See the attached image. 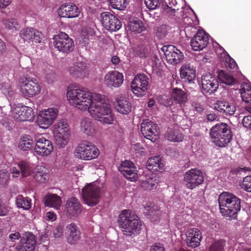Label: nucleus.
<instances>
[{
	"mask_svg": "<svg viewBox=\"0 0 251 251\" xmlns=\"http://www.w3.org/2000/svg\"><path fill=\"white\" fill-rule=\"evenodd\" d=\"M210 135L213 142L217 146H220L219 137H220V125L217 124L213 126L210 132Z\"/></svg>",
	"mask_w": 251,
	"mask_h": 251,
	"instance_id": "nucleus-47",
	"label": "nucleus"
},
{
	"mask_svg": "<svg viewBox=\"0 0 251 251\" xmlns=\"http://www.w3.org/2000/svg\"><path fill=\"white\" fill-rule=\"evenodd\" d=\"M11 115L17 121H32L34 112L30 107L18 104L12 107Z\"/></svg>",
	"mask_w": 251,
	"mask_h": 251,
	"instance_id": "nucleus-11",
	"label": "nucleus"
},
{
	"mask_svg": "<svg viewBox=\"0 0 251 251\" xmlns=\"http://www.w3.org/2000/svg\"><path fill=\"white\" fill-rule=\"evenodd\" d=\"M209 43V35L202 29H199L191 40L190 45L195 51H201Z\"/></svg>",
	"mask_w": 251,
	"mask_h": 251,
	"instance_id": "nucleus-19",
	"label": "nucleus"
},
{
	"mask_svg": "<svg viewBox=\"0 0 251 251\" xmlns=\"http://www.w3.org/2000/svg\"><path fill=\"white\" fill-rule=\"evenodd\" d=\"M66 233L68 243L72 245L75 244L80 238L79 228L74 223H71L66 226Z\"/></svg>",
	"mask_w": 251,
	"mask_h": 251,
	"instance_id": "nucleus-28",
	"label": "nucleus"
},
{
	"mask_svg": "<svg viewBox=\"0 0 251 251\" xmlns=\"http://www.w3.org/2000/svg\"><path fill=\"white\" fill-rule=\"evenodd\" d=\"M9 209V207L5 203L0 201V216L6 215Z\"/></svg>",
	"mask_w": 251,
	"mask_h": 251,
	"instance_id": "nucleus-56",
	"label": "nucleus"
},
{
	"mask_svg": "<svg viewBox=\"0 0 251 251\" xmlns=\"http://www.w3.org/2000/svg\"><path fill=\"white\" fill-rule=\"evenodd\" d=\"M18 166L21 170L23 177H27L31 175H34L35 167L29 162L24 161H20L18 163Z\"/></svg>",
	"mask_w": 251,
	"mask_h": 251,
	"instance_id": "nucleus-37",
	"label": "nucleus"
},
{
	"mask_svg": "<svg viewBox=\"0 0 251 251\" xmlns=\"http://www.w3.org/2000/svg\"><path fill=\"white\" fill-rule=\"evenodd\" d=\"M167 62L170 64L176 65L180 63L184 57L183 53L173 45L164 46L161 48Z\"/></svg>",
	"mask_w": 251,
	"mask_h": 251,
	"instance_id": "nucleus-15",
	"label": "nucleus"
},
{
	"mask_svg": "<svg viewBox=\"0 0 251 251\" xmlns=\"http://www.w3.org/2000/svg\"><path fill=\"white\" fill-rule=\"evenodd\" d=\"M132 149L135 151L136 153H138L140 155H144L145 154L144 147L139 143L133 145L132 146Z\"/></svg>",
	"mask_w": 251,
	"mask_h": 251,
	"instance_id": "nucleus-55",
	"label": "nucleus"
},
{
	"mask_svg": "<svg viewBox=\"0 0 251 251\" xmlns=\"http://www.w3.org/2000/svg\"><path fill=\"white\" fill-rule=\"evenodd\" d=\"M163 0H145L147 7L150 9H155L158 7Z\"/></svg>",
	"mask_w": 251,
	"mask_h": 251,
	"instance_id": "nucleus-53",
	"label": "nucleus"
},
{
	"mask_svg": "<svg viewBox=\"0 0 251 251\" xmlns=\"http://www.w3.org/2000/svg\"><path fill=\"white\" fill-rule=\"evenodd\" d=\"M210 251H220V243L215 242L210 247Z\"/></svg>",
	"mask_w": 251,
	"mask_h": 251,
	"instance_id": "nucleus-63",
	"label": "nucleus"
},
{
	"mask_svg": "<svg viewBox=\"0 0 251 251\" xmlns=\"http://www.w3.org/2000/svg\"><path fill=\"white\" fill-rule=\"evenodd\" d=\"M99 149L93 144L85 142L76 147L74 151L75 157L84 161L97 158L100 155Z\"/></svg>",
	"mask_w": 251,
	"mask_h": 251,
	"instance_id": "nucleus-7",
	"label": "nucleus"
},
{
	"mask_svg": "<svg viewBox=\"0 0 251 251\" xmlns=\"http://www.w3.org/2000/svg\"><path fill=\"white\" fill-rule=\"evenodd\" d=\"M9 236L10 239L13 241L19 239L20 237V234L19 232H15L14 233H11Z\"/></svg>",
	"mask_w": 251,
	"mask_h": 251,
	"instance_id": "nucleus-64",
	"label": "nucleus"
},
{
	"mask_svg": "<svg viewBox=\"0 0 251 251\" xmlns=\"http://www.w3.org/2000/svg\"><path fill=\"white\" fill-rule=\"evenodd\" d=\"M10 179L8 171L6 169L0 170V185L4 186L7 184Z\"/></svg>",
	"mask_w": 251,
	"mask_h": 251,
	"instance_id": "nucleus-51",
	"label": "nucleus"
},
{
	"mask_svg": "<svg viewBox=\"0 0 251 251\" xmlns=\"http://www.w3.org/2000/svg\"><path fill=\"white\" fill-rule=\"evenodd\" d=\"M150 251H165V250L161 244H155L151 247Z\"/></svg>",
	"mask_w": 251,
	"mask_h": 251,
	"instance_id": "nucleus-58",
	"label": "nucleus"
},
{
	"mask_svg": "<svg viewBox=\"0 0 251 251\" xmlns=\"http://www.w3.org/2000/svg\"><path fill=\"white\" fill-rule=\"evenodd\" d=\"M43 202L45 206L58 210L62 205L60 197L55 194L49 193L45 196Z\"/></svg>",
	"mask_w": 251,
	"mask_h": 251,
	"instance_id": "nucleus-30",
	"label": "nucleus"
},
{
	"mask_svg": "<svg viewBox=\"0 0 251 251\" xmlns=\"http://www.w3.org/2000/svg\"><path fill=\"white\" fill-rule=\"evenodd\" d=\"M170 29V28L168 25H162L157 27L156 29V35L160 38H162L168 34Z\"/></svg>",
	"mask_w": 251,
	"mask_h": 251,
	"instance_id": "nucleus-52",
	"label": "nucleus"
},
{
	"mask_svg": "<svg viewBox=\"0 0 251 251\" xmlns=\"http://www.w3.org/2000/svg\"><path fill=\"white\" fill-rule=\"evenodd\" d=\"M146 211L144 213L146 215L151 216V220L153 222H157L161 216V212L157 205L153 203H146L144 205Z\"/></svg>",
	"mask_w": 251,
	"mask_h": 251,
	"instance_id": "nucleus-34",
	"label": "nucleus"
},
{
	"mask_svg": "<svg viewBox=\"0 0 251 251\" xmlns=\"http://www.w3.org/2000/svg\"><path fill=\"white\" fill-rule=\"evenodd\" d=\"M16 203L18 207L25 210L29 209L31 206V200L21 195H19L16 197Z\"/></svg>",
	"mask_w": 251,
	"mask_h": 251,
	"instance_id": "nucleus-43",
	"label": "nucleus"
},
{
	"mask_svg": "<svg viewBox=\"0 0 251 251\" xmlns=\"http://www.w3.org/2000/svg\"><path fill=\"white\" fill-rule=\"evenodd\" d=\"M119 224L124 233L127 235L138 234L141 224L137 216L128 210H123L119 218Z\"/></svg>",
	"mask_w": 251,
	"mask_h": 251,
	"instance_id": "nucleus-3",
	"label": "nucleus"
},
{
	"mask_svg": "<svg viewBox=\"0 0 251 251\" xmlns=\"http://www.w3.org/2000/svg\"><path fill=\"white\" fill-rule=\"evenodd\" d=\"M58 114V109L54 107L40 110L37 115L36 123L40 128L47 129L54 122Z\"/></svg>",
	"mask_w": 251,
	"mask_h": 251,
	"instance_id": "nucleus-8",
	"label": "nucleus"
},
{
	"mask_svg": "<svg viewBox=\"0 0 251 251\" xmlns=\"http://www.w3.org/2000/svg\"><path fill=\"white\" fill-rule=\"evenodd\" d=\"M18 86L21 94L26 98L35 97L41 92V86L37 79L28 75L21 77Z\"/></svg>",
	"mask_w": 251,
	"mask_h": 251,
	"instance_id": "nucleus-5",
	"label": "nucleus"
},
{
	"mask_svg": "<svg viewBox=\"0 0 251 251\" xmlns=\"http://www.w3.org/2000/svg\"><path fill=\"white\" fill-rule=\"evenodd\" d=\"M64 211L71 218H75L80 214L82 211L81 206L78 201L73 197L67 201Z\"/></svg>",
	"mask_w": 251,
	"mask_h": 251,
	"instance_id": "nucleus-25",
	"label": "nucleus"
},
{
	"mask_svg": "<svg viewBox=\"0 0 251 251\" xmlns=\"http://www.w3.org/2000/svg\"><path fill=\"white\" fill-rule=\"evenodd\" d=\"M165 138L173 142H180L183 140V134L178 130L169 129L165 135Z\"/></svg>",
	"mask_w": 251,
	"mask_h": 251,
	"instance_id": "nucleus-39",
	"label": "nucleus"
},
{
	"mask_svg": "<svg viewBox=\"0 0 251 251\" xmlns=\"http://www.w3.org/2000/svg\"><path fill=\"white\" fill-rule=\"evenodd\" d=\"M235 80L233 76L228 73H225L221 70V84H225L226 85H232Z\"/></svg>",
	"mask_w": 251,
	"mask_h": 251,
	"instance_id": "nucleus-48",
	"label": "nucleus"
},
{
	"mask_svg": "<svg viewBox=\"0 0 251 251\" xmlns=\"http://www.w3.org/2000/svg\"><path fill=\"white\" fill-rule=\"evenodd\" d=\"M236 108L233 103L221 101V114L231 116L234 114Z\"/></svg>",
	"mask_w": 251,
	"mask_h": 251,
	"instance_id": "nucleus-44",
	"label": "nucleus"
},
{
	"mask_svg": "<svg viewBox=\"0 0 251 251\" xmlns=\"http://www.w3.org/2000/svg\"><path fill=\"white\" fill-rule=\"evenodd\" d=\"M204 178V174L201 170L191 169L184 174L183 182L187 188L192 190L201 184Z\"/></svg>",
	"mask_w": 251,
	"mask_h": 251,
	"instance_id": "nucleus-9",
	"label": "nucleus"
},
{
	"mask_svg": "<svg viewBox=\"0 0 251 251\" xmlns=\"http://www.w3.org/2000/svg\"><path fill=\"white\" fill-rule=\"evenodd\" d=\"M185 235L186 236L185 243L188 247L195 248L200 245L202 235L199 228H188L185 231Z\"/></svg>",
	"mask_w": 251,
	"mask_h": 251,
	"instance_id": "nucleus-20",
	"label": "nucleus"
},
{
	"mask_svg": "<svg viewBox=\"0 0 251 251\" xmlns=\"http://www.w3.org/2000/svg\"><path fill=\"white\" fill-rule=\"evenodd\" d=\"M179 72L180 77L189 82L193 81L195 78V70L189 64L183 65L180 67Z\"/></svg>",
	"mask_w": 251,
	"mask_h": 251,
	"instance_id": "nucleus-35",
	"label": "nucleus"
},
{
	"mask_svg": "<svg viewBox=\"0 0 251 251\" xmlns=\"http://www.w3.org/2000/svg\"><path fill=\"white\" fill-rule=\"evenodd\" d=\"M66 97L71 105L81 110H87L95 120L102 124H112L114 114L106 96L70 85L67 88Z\"/></svg>",
	"mask_w": 251,
	"mask_h": 251,
	"instance_id": "nucleus-1",
	"label": "nucleus"
},
{
	"mask_svg": "<svg viewBox=\"0 0 251 251\" xmlns=\"http://www.w3.org/2000/svg\"><path fill=\"white\" fill-rule=\"evenodd\" d=\"M240 208V201L238 198L227 192L221 193V214L226 219H235Z\"/></svg>",
	"mask_w": 251,
	"mask_h": 251,
	"instance_id": "nucleus-2",
	"label": "nucleus"
},
{
	"mask_svg": "<svg viewBox=\"0 0 251 251\" xmlns=\"http://www.w3.org/2000/svg\"><path fill=\"white\" fill-rule=\"evenodd\" d=\"M118 169L124 177L130 181L135 182L139 178L137 168L130 161L125 160L122 162Z\"/></svg>",
	"mask_w": 251,
	"mask_h": 251,
	"instance_id": "nucleus-16",
	"label": "nucleus"
},
{
	"mask_svg": "<svg viewBox=\"0 0 251 251\" xmlns=\"http://www.w3.org/2000/svg\"><path fill=\"white\" fill-rule=\"evenodd\" d=\"M127 28L131 32L139 33L145 29V27L141 20L138 18H135L129 21Z\"/></svg>",
	"mask_w": 251,
	"mask_h": 251,
	"instance_id": "nucleus-40",
	"label": "nucleus"
},
{
	"mask_svg": "<svg viewBox=\"0 0 251 251\" xmlns=\"http://www.w3.org/2000/svg\"><path fill=\"white\" fill-rule=\"evenodd\" d=\"M35 237L31 232H27L22 237L20 244L17 246V251H34L36 246Z\"/></svg>",
	"mask_w": 251,
	"mask_h": 251,
	"instance_id": "nucleus-22",
	"label": "nucleus"
},
{
	"mask_svg": "<svg viewBox=\"0 0 251 251\" xmlns=\"http://www.w3.org/2000/svg\"><path fill=\"white\" fill-rule=\"evenodd\" d=\"M100 18L101 25L108 30L116 31L122 27V23L119 20L109 12L101 13Z\"/></svg>",
	"mask_w": 251,
	"mask_h": 251,
	"instance_id": "nucleus-18",
	"label": "nucleus"
},
{
	"mask_svg": "<svg viewBox=\"0 0 251 251\" xmlns=\"http://www.w3.org/2000/svg\"><path fill=\"white\" fill-rule=\"evenodd\" d=\"M157 183L158 181L155 177H150L142 182L140 185L144 189L150 191L156 188Z\"/></svg>",
	"mask_w": 251,
	"mask_h": 251,
	"instance_id": "nucleus-46",
	"label": "nucleus"
},
{
	"mask_svg": "<svg viewBox=\"0 0 251 251\" xmlns=\"http://www.w3.org/2000/svg\"><path fill=\"white\" fill-rule=\"evenodd\" d=\"M101 193V187L98 182L87 183L82 189L84 203L93 206L99 203Z\"/></svg>",
	"mask_w": 251,
	"mask_h": 251,
	"instance_id": "nucleus-6",
	"label": "nucleus"
},
{
	"mask_svg": "<svg viewBox=\"0 0 251 251\" xmlns=\"http://www.w3.org/2000/svg\"><path fill=\"white\" fill-rule=\"evenodd\" d=\"M147 167L149 170L156 172L162 171L164 168V164L159 156H155L148 159Z\"/></svg>",
	"mask_w": 251,
	"mask_h": 251,
	"instance_id": "nucleus-32",
	"label": "nucleus"
},
{
	"mask_svg": "<svg viewBox=\"0 0 251 251\" xmlns=\"http://www.w3.org/2000/svg\"><path fill=\"white\" fill-rule=\"evenodd\" d=\"M33 150L36 155L41 157H46L52 152L53 147L50 140L43 136L38 137L35 139Z\"/></svg>",
	"mask_w": 251,
	"mask_h": 251,
	"instance_id": "nucleus-13",
	"label": "nucleus"
},
{
	"mask_svg": "<svg viewBox=\"0 0 251 251\" xmlns=\"http://www.w3.org/2000/svg\"><path fill=\"white\" fill-rule=\"evenodd\" d=\"M231 130L226 124L221 123V148L225 147L232 139Z\"/></svg>",
	"mask_w": 251,
	"mask_h": 251,
	"instance_id": "nucleus-36",
	"label": "nucleus"
},
{
	"mask_svg": "<svg viewBox=\"0 0 251 251\" xmlns=\"http://www.w3.org/2000/svg\"><path fill=\"white\" fill-rule=\"evenodd\" d=\"M57 13L61 18L72 19L78 17L81 11L74 3L68 2L62 4L58 8Z\"/></svg>",
	"mask_w": 251,
	"mask_h": 251,
	"instance_id": "nucleus-17",
	"label": "nucleus"
},
{
	"mask_svg": "<svg viewBox=\"0 0 251 251\" xmlns=\"http://www.w3.org/2000/svg\"><path fill=\"white\" fill-rule=\"evenodd\" d=\"M149 85V78L144 74H137L131 82L130 87L132 93L138 98L146 95Z\"/></svg>",
	"mask_w": 251,
	"mask_h": 251,
	"instance_id": "nucleus-10",
	"label": "nucleus"
},
{
	"mask_svg": "<svg viewBox=\"0 0 251 251\" xmlns=\"http://www.w3.org/2000/svg\"><path fill=\"white\" fill-rule=\"evenodd\" d=\"M53 40L54 47L59 51L68 53L73 50V40L66 33L61 32L55 35Z\"/></svg>",
	"mask_w": 251,
	"mask_h": 251,
	"instance_id": "nucleus-12",
	"label": "nucleus"
},
{
	"mask_svg": "<svg viewBox=\"0 0 251 251\" xmlns=\"http://www.w3.org/2000/svg\"><path fill=\"white\" fill-rule=\"evenodd\" d=\"M80 130L87 136H93L96 133L94 124L89 118L83 119L80 123Z\"/></svg>",
	"mask_w": 251,
	"mask_h": 251,
	"instance_id": "nucleus-31",
	"label": "nucleus"
},
{
	"mask_svg": "<svg viewBox=\"0 0 251 251\" xmlns=\"http://www.w3.org/2000/svg\"><path fill=\"white\" fill-rule=\"evenodd\" d=\"M33 178L40 183L46 182L49 178V170L45 167L37 165L35 167Z\"/></svg>",
	"mask_w": 251,
	"mask_h": 251,
	"instance_id": "nucleus-29",
	"label": "nucleus"
},
{
	"mask_svg": "<svg viewBox=\"0 0 251 251\" xmlns=\"http://www.w3.org/2000/svg\"><path fill=\"white\" fill-rule=\"evenodd\" d=\"M45 219L48 221L53 222L56 219V215L54 213L49 211L46 213Z\"/></svg>",
	"mask_w": 251,
	"mask_h": 251,
	"instance_id": "nucleus-59",
	"label": "nucleus"
},
{
	"mask_svg": "<svg viewBox=\"0 0 251 251\" xmlns=\"http://www.w3.org/2000/svg\"><path fill=\"white\" fill-rule=\"evenodd\" d=\"M111 7L114 9L123 10L126 7V0H109Z\"/></svg>",
	"mask_w": 251,
	"mask_h": 251,
	"instance_id": "nucleus-49",
	"label": "nucleus"
},
{
	"mask_svg": "<svg viewBox=\"0 0 251 251\" xmlns=\"http://www.w3.org/2000/svg\"><path fill=\"white\" fill-rule=\"evenodd\" d=\"M172 97L180 105L184 104L187 101L186 94L181 89L175 88L172 92Z\"/></svg>",
	"mask_w": 251,
	"mask_h": 251,
	"instance_id": "nucleus-42",
	"label": "nucleus"
},
{
	"mask_svg": "<svg viewBox=\"0 0 251 251\" xmlns=\"http://www.w3.org/2000/svg\"><path fill=\"white\" fill-rule=\"evenodd\" d=\"M68 72L72 76L76 78H84L89 74L87 65L83 61L77 62L69 66Z\"/></svg>",
	"mask_w": 251,
	"mask_h": 251,
	"instance_id": "nucleus-24",
	"label": "nucleus"
},
{
	"mask_svg": "<svg viewBox=\"0 0 251 251\" xmlns=\"http://www.w3.org/2000/svg\"><path fill=\"white\" fill-rule=\"evenodd\" d=\"M10 173L12 174V176L13 178L18 177L20 176L21 173V171H20L16 167H13L10 169Z\"/></svg>",
	"mask_w": 251,
	"mask_h": 251,
	"instance_id": "nucleus-60",
	"label": "nucleus"
},
{
	"mask_svg": "<svg viewBox=\"0 0 251 251\" xmlns=\"http://www.w3.org/2000/svg\"><path fill=\"white\" fill-rule=\"evenodd\" d=\"M2 23L5 27L8 30L15 31L19 28V22L15 18L4 19Z\"/></svg>",
	"mask_w": 251,
	"mask_h": 251,
	"instance_id": "nucleus-45",
	"label": "nucleus"
},
{
	"mask_svg": "<svg viewBox=\"0 0 251 251\" xmlns=\"http://www.w3.org/2000/svg\"><path fill=\"white\" fill-rule=\"evenodd\" d=\"M20 37L25 42L40 43L43 38V34L33 28L28 27L21 31Z\"/></svg>",
	"mask_w": 251,
	"mask_h": 251,
	"instance_id": "nucleus-23",
	"label": "nucleus"
},
{
	"mask_svg": "<svg viewBox=\"0 0 251 251\" xmlns=\"http://www.w3.org/2000/svg\"><path fill=\"white\" fill-rule=\"evenodd\" d=\"M240 94L242 100L251 104V83L243 82L241 86Z\"/></svg>",
	"mask_w": 251,
	"mask_h": 251,
	"instance_id": "nucleus-38",
	"label": "nucleus"
},
{
	"mask_svg": "<svg viewBox=\"0 0 251 251\" xmlns=\"http://www.w3.org/2000/svg\"><path fill=\"white\" fill-rule=\"evenodd\" d=\"M201 85L204 92L209 93L215 92L219 86L217 81L210 74L202 76Z\"/></svg>",
	"mask_w": 251,
	"mask_h": 251,
	"instance_id": "nucleus-27",
	"label": "nucleus"
},
{
	"mask_svg": "<svg viewBox=\"0 0 251 251\" xmlns=\"http://www.w3.org/2000/svg\"><path fill=\"white\" fill-rule=\"evenodd\" d=\"M223 63H224L225 67L228 70H234L237 67L234 60L221 46V65H223Z\"/></svg>",
	"mask_w": 251,
	"mask_h": 251,
	"instance_id": "nucleus-33",
	"label": "nucleus"
},
{
	"mask_svg": "<svg viewBox=\"0 0 251 251\" xmlns=\"http://www.w3.org/2000/svg\"><path fill=\"white\" fill-rule=\"evenodd\" d=\"M2 93L6 96H11L12 94V91L9 86L2 87L1 88Z\"/></svg>",
	"mask_w": 251,
	"mask_h": 251,
	"instance_id": "nucleus-61",
	"label": "nucleus"
},
{
	"mask_svg": "<svg viewBox=\"0 0 251 251\" xmlns=\"http://www.w3.org/2000/svg\"><path fill=\"white\" fill-rule=\"evenodd\" d=\"M141 131L145 138L154 142L159 136V129L158 126L149 120H145L141 124Z\"/></svg>",
	"mask_w": 251,
	"mask_h": 251,
	"instance_id": "nucleus-14",
	"label": "nucleus"
},
{
	"mask_svg": "<svg viewBox=\"0 0 251 251\" xmlns=\"http://www.w3.org/2000/svg\"><path fill=\"white\" fill-rule=\"evenodd\" d=\"M242 123L245 127L251 129V116H245L243 119Z\"/></svg>",
	"mask_w": 251,
	"mask_h": 251,
	"instance_id": "nucleus-57",
	"label": "nucleus"
},
{
	"mask_svg": "<svg viewBox=\"0 0 251 251\" xmlns=\"http://www.w3.org/2000/svg\"><path fill=\"white\" fill-rule=\"evenodd\" d=\"M43 74L49 82H51L56 80V74L52 69L46 67L43 70Z\"/></svg>",
	"mask_w": 251,
	"mask_h": 251,
	"instance_id": "nucleus-50",
	"label": "nucleus"
},
{
	"mask_svg": "<svg viewBox=\"0 0 251 251\" xmlns=\"http://www.w3.org/2000/svg\"><path fill=\"white\" fill-rule=\"evenodd\" d=\"M124 80V76L122 73L112 71L104 75L103 83L108 87L118 88L123 84Z\"/></svg>",
	"mask_w": 251,
	"mask_h": 251,
	"instance_id": "nucleus-21",
	"label": "nucleus"
},
{
	"mask_svg": "<svg viewBox=\"0 0 251 251\" xmlns=\"http://www.w3.org/2000/svg\"><path fill=\"white\" fill-rule=\"evenodd\" d=\"M63 233V228L62 226L57 227L54 231V235L55 237H59Z\"/></svg>",
	"mask_w": 251,
	"mask_h": 251,
	"instance_id": "nucleus-62",
	"label": "nucleus"
},
{
	"mask_svg": "<svg viewBox=\"0 0 251 251\" xmlns=\"http://www.w3.org/2000/svg\"><path fill=\"white\" fill-rule=\"evenodd\" d=\"M33 144L32 138L30 135H24L20 137L18 147L21 150H29Z\"/></svg>",
	"mask_w": 251,
	"mask_h": 251,
	"instance_id": "nucleus-41",
	"label": "nucleus"
},
{
	"mask_svg": "<svg viewBox=\"0 0 251 251\" xmlns=\"http://www.w3.org/2000/svg\"><path fill=\"white\" fill-rule=\"evenodd\" d=\"M114 107L117 111L124 115L129 114L132 110L130 102L127 98L123 96H118L114 103Z\"/></svg>",
	"mask_w": 251,
	"mask_h": 251,
	"instance_id": "nucleus-26",
	"label": "nucleus"
},
{
	"mask_svg": "<svg viewBox=\"0 0 251 251\" xmlns=\"http://www.w3.org/2000/svg\"><path fill=\"white\" fill-rule=\"evenodd\" d=\"M55 144L59 148H64L71 137V131L68 123L60 120L53 126L52 130Z\"/></svg>",
	"mask_w": 251,
	"mask_h": 251,
	"instance_id": "nucleus-4",
	"label": "nucleus"
},
{
	"mask_svg": "<svg viewBox=\"0 0 251 251\" xmlns=\"http://www.w3.org/2000/svg\"><path fill=\"white\" fill-rule=\"evenodd\" d=\"M241 187L245 190L251 192V176H247L244 178Z\"/></svg>",
	"mask_w": 251,
	"mask_h": 251,
	"instance_id": "nucleus-54",
	"label": "nucleus"
}]
</instances>
